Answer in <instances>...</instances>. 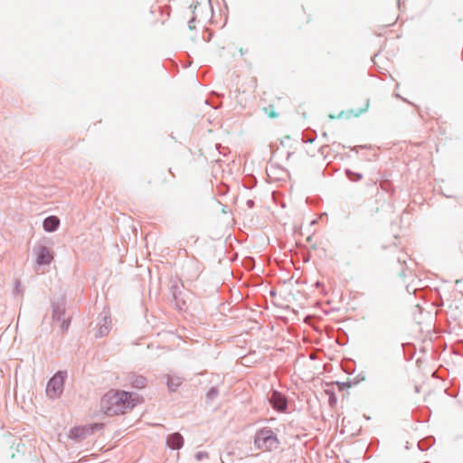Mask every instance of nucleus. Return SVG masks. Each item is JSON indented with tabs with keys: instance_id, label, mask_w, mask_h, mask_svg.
Returning <instances> with one entry per match:
<instances>
[{
	"instance_id": "f3484780",
	"label": "nucleus",
	"mask_w": 463,
	"mask_h": 463,
	"mask_svg": "<svg viewBox=\"0 0 463 463\" xmlns=\"http://www.w3.org/2000/svg\"><path fill=\"white\" fill-rule=\"evenodd\" d=\"M247 205H248L250 208H251V207H253V205H254V202H253L252 200H248V201H247Z\"/></svg>"
},
{
	"instance_id": "39448f33",
	"label": "nucleus",
	"mask_w": 463,
	"mask_h": 463,
	"mask_svg": "<svg viewBox=\"0 0 463 463\" xmlns=\"http://www.w3.org/2000/svg\"><path fill=\"white\" fill-rule=\"evenodd\" d=\"M52 318L54 321H61V327L63 331L68 330L71 323L70 318H64L65 315V303H52Z\"/></svg>"
},
{
	"instance_id": "423d86ee",
	"label": "nucleus",
	"mask_w": 463,
	"mask_h": 463,
	"mask_svg": "<svg viewBox=\"0 0 463 463\" xmlns=\"http://www.w3.org/2000/svg\"><path fill=\"white\" fill-rule=\"evenodd\" d=\"M269 401L274 410L278 411H286L288 409V399L281 392L273 390L269 397Z\"/></svg>"
},
{
	"instance_id": "20e7f679",
	"label": "nucleus",
	"mask_w": 463,
	"mask_h": 463,
	"mask_svg": "<svg viewBox=\"0 0 463 463\" xmlns=\"http://www.w3.org/2000/svg\"><path fill=\"white\" fill-rule=\"evenodd\" d=\"M33 251L35 255V262L39 266L49 265L53 260L52 252L44 245L38 244L34 246Z\"/></svg>"
},
{
	"instance_id": "f8f14e48",
	"label": "nucleus",
	"mask_w": 463,
	"mask_h": 463,
	"mask_svg": "<svg viewBox=\"0 0 463 463\" xmlns=\"http://www.w3.org/2000/svg\"><path fill=\"white\" fill-rule=\"evenodd\" d=\"M191 7H194V10H193V14L194 16L189 20L188 22V27L190 29H194V21L196 20L198 14H199V11L201 9V5L196 3L194 5H191Z\"/></svg>"
},
{
	"instance_id": "4468645a",
	"label": "nucleus",
	"mask_w": 463,
	"mask_h": 463,
	"mask_svg": "<svg viewBox=\"0 0 463 463\" xmlns=\"http://www.w3.org/2000/svg\"><path fill=\"white\" fill-rule=\"evenodd\" d=\"M345 174H346V176L348 177V179L350 181H353V182L359 181V180H361L363 178L362 174L354 173V172H353V171H351L349 169H347L345 171Z\"/></svg>"
},
{
	"instance_id": "9d476101",
	"label": "nucleus",
	"mask_w": 463,
	"mask_h": 463,
	"mask_svg": "<svg viewBox=\"0 0 463 463\" xmlns=\"http://www.w3.org/2000/svg\"><path fill=\"white\" fill-rule=\"evenodd\" d=\"M60 225V220L57 216L51 215L44 219L43 226L44 231L48 232H55Z\"/></svg>"
},
{
	"instance_id": "dca6fc26",
	"label": "nucleus",
	"mask_w": 463,
	"mask_h": 463,
	"mask_svg": "<svg viewBox=\"0 0 463 463\" xmlns=\"http://www.w3.org/2000/svg\"><path fill=\"white\" fill-rule=\"evenodd\" d=\"M208 458V453L205 452V451H198L196 454H195V458L198 460V461H201L203 460V458Z\"/></svg>"
},
{
	"instance_id": "2eb2a0df",
	"label": "nucleus",
	"mask_w": 463,
	"mask_h": 463,
	"mask_svg": "<svg viewBox=\"0 0 463 463\" xmlns=\"http://www.w3.org/2000/svg\"><path fill=\"white\" fill-rule=\"evenodd\" d=\"M218 394H219L218 389L216 387H212L208 391L206 397L209 401H213L218 396Z\"/></svg>"
},
{
	"instance_id": "7ed1b4c3",
	"label": "nucleus",
	"mask_w": 463,
	"mask_h": 463,
	"mask_svg": "<svg viewBox=\"0 0 463 463\" xmlns=\"http://www.w3.org/2000/svg\"><path fill=\"white\" fill-rule=\"evenodd\" d=\"M67 372L59 371L49 380L45 390L48 398L55 400L61 397L63 392Z\"/></svg>"
},
{
	"instance_id": "1a4fd4ad",
	"label": "nucleus",
	"mask_w": 463,
	"mask_h": 463,
	"mask_svg": "<svg viewBox=\"0 0 463 463\" xmlns=\"http://www.w3.org/2000/svg\"><path fill=\"white\" fill-rule=\"evenodd\" d=\"M166 445L172 449H180L184 446V438L179 432H175L167 436Z\"/></svg>"
},
{
	"instance_id": "6ab92c4d",
	"label": "nucleus",
	"mask_w": 463,
	"mask_h": 463,
	"mask_svg": "<svg viewBox=\"0 0 463 463\" xmlns=\"http://www.w3.org/2000/svg\"><path fill=\"white\" fill-rule=\"evenodd\" d=\"M314 139H307V142H313Z\"/></svg>"
},
{
	"instance_id": "ddd939ff",
	"label": "nucleus",
	"mask_w": 463,
	"mask_h": 463,
	"mask_svg": "<svg viewBox=\"0 0 463 463\" xmlns=\"http://www.w3.org/2000/svg\"><path fill=\"white\" fill-rule=\"evenodd\" d=\"M70 437L72 439H84L85 438L84 430L82 428H79V427L73 428L71 430Z\"/></svg>"
},
{
	"instance_id": "0eeeda50",
	"label": "nucleus",
	"mask_w": 463,
	"mask_h": 463,
	"mask_svg": "<svg viewBox=\"0 0 463 463\" xmlns=\"http://www.w3.org/2000/svg\"><path fill=\"white\" fill-rule=\"evenodd\" d=\"M99 323L100 324H99L98 331L96 333V337H99V338L103 337L109 333L111 320L109 317V313L108 311L104 310L100 314Z\"/></svg>"
},
{
	"instance_id": "f03ea898",
	"label": "nucleus",
	"mask_w": 463,
	"mask_h": 463,
	"mask_svg": "<svg viewBox=\"0 0 463 463\" xmlns=\"http://www.w3.org/2000/svg\"><path fill=\"white\" fill-rule=\"evenodd\" d=\"M254 444L259 449L270 451L279 447V440L270 428L264 427L256 432Z\"/></svg>"
},
{
	"instance_id": "a211bd4d",
	"label": "nucleus",
	"mask_w": 463,
	"mask_h": 463,
	"mask_svg": "<svg viewBox=\"0 0 463 463\" xmlns=\"http://www.w3.org/2000/svg\"><path fill=\"white\" fill-rule=\"evenodd\" d=\"M269 117H271V118H276V117H277V114H276V113H273V112H270Z\"/></svg>"
},
{
	"instance_id": "9b49d317",
	"label": "nucleus",
	"mask_w": 463,
	"mask_h": 463,
	"mask_svg": "<svg viewBox=\"0 0 463 463\" xmlns=\"http://www.w3.org/2000/svg\"><path fill=\"white\" fill-rule=\"evenodd\" d=\"M166 384L169 391L175 392L182 384V379L178 376H168Z\"/></svg>"
},
{
	"instance_id": "6e6552de",
	"label": "nucleus",
	"mask_w": 463,
	"mask_h": 463,
	"mask_svg": "<svg viewBox=\"0 0 463 463\" xmlns=\"http://www.w3.org/2000/svg\"><path fill=\"white\" fill-rule=\"evenodd\" d=\"M128 383L134 388L141 389L144 388L146 383L147 380L143 375H138L135 373H130L127 376Z\"/></svg>"
},
{
	"instance_id": "f257e3e1",
	"label": "nucleus",
	"mask_w": 463,
	"mask_h": 463,
	"mask_svg": "<svg viewBox=\"0 0 463 463\" xmlns=\"http://www.w3.org/2000/svg\"><path fill=\"white\" fill-rule=\"evenodd\" d=\"M135 393L111 390L100 401V409L108 416L124 414L136 405Z\"/></svg>"
}]
</instances>
